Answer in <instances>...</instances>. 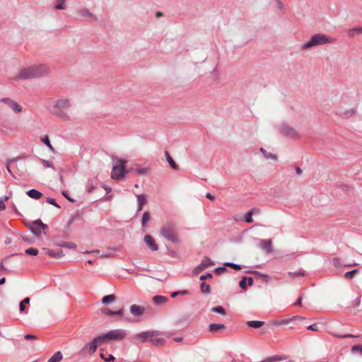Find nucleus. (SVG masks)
I'll list each match as a JSON object with an SVG mask.
<instances>
[{
	"instance_id": "f257e3e1",
	"label": "nucleus",
	"mask_w": 362,
	"mask_h": 362,
	"mask_svg": "<svg viewBox=\"0 0 362 362\" xmlns=\"http://www.w3.org/2000/svg\"><path fill=\"white\" fill-rule=\"evenodd\" d=\"M50 69L45 64H34L21 69L18 73L14 76V79L26 80L42 77L47 75Z\"/></svg>"
},
{
	"instance_id": "f03ea898",
	"label": "nucleus",
	"mask_w": 362,
	"mask_h": 362,
	"mask_svg": "<svg viewBox=\"0 0 362 362\" xmlns=\"http://www.w3.org/2000/svg\"><path fill=\"white\" fill-rule=\"evenodd\" d=\"M70 107V101L68 99L62 98L55 102L50 111L53 115H57L62 119L68 121L70 119V117L67 111Z\"/></svg>"
},
{
	"instance_id": "7ed1b4c3",
	"label": "nucleus",
	"mask_w": 362,
	"mask_h": 362,
	"mask_svg": "<svg viewBox=\"0 0 362 362\" xmlns=\"http://www.w3.org/2000/svg\"><path fill=\"white\" fill-rule=\"evenodd\" d=\"M160 234L170 242L177 243L180 241L177 226L174 223H167L160 228Z\"/></svg>"
},
{
	"instance_id": "20e7f679",
	"label": "nucleus",
	"mask_w": 362,
	"mask_h": 362,
	"mask_svg": "<svg viewBox=\"0 0 362 362\" xmlns=\"http://www.w3.org/2000/svg\"><path fill=\"white\" fill-rule=\"evenodd\" d=\"M334 41L333 38L326 35L319 33L313 35L309 41L302 45L301 49L305 50L313 47L331 43Z\"/></svg>"
},
{
	"instance_id": "39448f33",
	"label": "nucleus",
	"mask_w": 362,
	"mask_h": 362,
	"mask_svg": "<svg viewBox=\"0 0 362 362\" xmlns=\"http://www.w3.org/2000/svg\"><path fill=\"white\" fill-rule=\"evenodd\" d=\"M119 164L113 166L112 170L111 177L114 180H121L127 173V170L124 166V164L127 163V161L119 160Z\"/></svg>"
},
{
	"instance_id": "423d86ee",
	"label": "nucleus",
	"mask_w": 362,
	"mask_h": 362,
	"mask_svg": "<svg viewBox=\"0 0 362 362\" xmlns=\"http://www.w3.org/2000/svg\"><path fill=\"white\" fill-rule=\"evenodd\" d=\"M127 336V331L123 329L111 330L106 333V337L110 341H121Z\"/></svg>"
},
{
	"instance_id": "0eeeda50",
	"label": "nucleus",
	"mask_w": 362,
	"mask_h": 362,
	"mask_svg": "<svg viewBox=\"0 0 362 362\" xmlns=\"http://www.w3.org/2000/svg\"><path fill=\"white\" fill-rule=\"evenodd\" d=\"M279 131L281 134H283L284 135H285L288 137H290L292 139H299L300 138V134L298 132V131L296 129H294L293 127H292L288 124H281L279 127Z\"/></svg>"
},
{
	"instance_id": "6e6552de",
	"label": "nucleus",
	"mask_w": 362,
	"mask_h": 362,
	"mask_svg": "<svg viewBox=\"0 0 362 362\" xmlns=\"http://www.w3.org/2000/svg\"><path fill=\"white\" fill-rule=\"evenodd\" d=\"M0 102L7 105L16 114L21 112L23 110L22 106L10 98H2L0 99Z\"/></svg>"
},
{
	"instance_id": "1a4fd4ad",
	"label": "nucleus",
	"mask_w": 362,
	"mask_h": 362,
	"mask_svg": "<svg viewBox=\"0 0 362 362\" xmlns=\"http://www.w3.org/2000/svg\"><path fill=\"white\" fill-rule=\"evenodd\" d=\"M160 334L158 331H146L141 333H139L134 336V339H137L139 342L144 343L149 341V337H156Z\"/></svg>"
},
{
	"instance_id": "9d476101",
	"label": "nucleus",
	"mask_w": 362,
	"mask_h": 362,
	"mask_svg": "<svg viewBox=\"0 0 362 362\" xmlns=\"http://www.w3.org/2000/svg\"><path fill=\"white\" fill-rule=\"evenodd\" d=\"M47 228V226L43 223L40 219L35 220L33 221L29 228L36 235H40L42 233V230H45Z\"/></svg>"
},
{
	"instance_id": "9b49d317",
	"label": "nucleus",
	"mask_w": 362,
	"mask_h": 362,
	"mask_svg": "<svg viewBox=\"0 0 362 362\" xmlns=\"http://www.w3.org/2000/svg\"><path fill=\"white\" fill-rule=\"evenodd\" d=\"M214 264V263L213 262V261L211 259H209L207 257H205L202 259V262L194 269L193 274L197 275V274H199L200 272H202L205 269H206L209 267L212 266Z\"/></svg>"
},
{
	"instance_id": "f8f14e48",
	"label": "nucleus",
	"mask_w": 362,
	"mask_h": 362,
	"mask_svg": "<svg viewBox=\"0 0 362 362\" xmlns=\"http://www.w3.org/2000/svg\"><path fill=\"white\" fill-rule=\"evenodd\" d=\"M131 314L134 317H140L145 313V308L136 304L132 305L129 308Z\"/></svg>"
},
{
	"instance_id": "ddd939ff",
	"label": "nucleus",
	"mask_w": 362,
	"mask_h": 362,
	"mask_svg": "<svg viewBox=\"0 0 362 362\" xmlns=\"http://www.w3.org/2000/svg\"><path fill=\"white\" fill-rule=\"evenodd\" d=\"M42 250L46 255L53 258H60L64 256L62 249L51 250L48 248H43Z\"/></svg>"
},
{
	"instance_id": "4468645a",
	"label": "nucleus",
	"mask_w": 362,
	"mask_h": 362,
	"mask_svg": "<svg viewBox=\"0 0 362 362\" xmlns=\"http://www.w3.org/2000/svg\"><path fill=\"white\" fill-rule=\"evenodd\" d=\"M144 242L151 250L157 251L158 250V245L156 243L154 239L151 235H146L144 236Z\"/></svg>"
},
{
	"instance_id": "2eb2a0df",
	"label": "nucleus",
	"mask_w": 362,
	"mask_h": 362,
	"mask_svg": "<svg viewBox=\"0 0 362 362\" xmlns=\"http://www.w3.org/2000/svg\"><path fill=\"white\" fill-rule=\"evenodd\" d=\"M258 245L267 252L272 251V242L270 240H259Z\"/></svg>"
},
{
	"instance_id": "dca6fc26",
	"label": "nucleus",
	"mask_w": 362,
	"mask_h": 362,
	"mask_svg": "<svg viewBox=\"0 0 362 362\" xmlns=\"http://www.w3.org/2000/svg\"><path fill=\"white\" fill-rule=\"evenodd\" d=\"M136 199L138 202L137 212H139L142 210L143 206L146 204L147 198L144 194H141L136 195Z\"/></svg>"
},
{
	"instance_id": "f3484780",
	"label": "nucleus",
	"mask_w": 362,
	"mask_h": 362,
	"mask_svg": "<svg viewBox=\"0 0 362 362\" xmlns=\"http://www.w3.org/2000/svg\"><path fill=\"white\" fill-rule=\"evenodd\" d=\"M168 299L167 297L157 295L153 297V302L156 305L162 306L168 302Z\"/></svg>"
},
{
	"instance_id": "a211bd4d",
	"label": "nucleus",
	"mask_w": 362,
	"mask_h": 362,
	"mask_svg": "<svg viewBox=\"0 0 362 362\" xmlns=\"http://www.w3.org/2000/svg\"><path fill=\"white\" fill-rule=\"evenodd\" d=\"M274 6L276 9V11L280 13L283 14L286 13V6L284 4L281 0H274Z\"/></svg>"
},
{
	"instance_id": "6ab92c4d",
	"label": "nucleus",
	"mask_w": 362,
	"mask_h": 362,
	"mask_svg": "<svg viewBox=\"0 0 362 362\" xmlns=\"http://www.w3.org/2000/svg\"><path fill=\"white\" fill-rule=\"evenodd\" d=\"M98 346V344L93 339V341L88 345L85 346L82 351H85L87 349L88 354L89 355H93L96 351Z\"/></svg>"
},
{
	"instance_id": "aec40b11",
	"label": "nucleus",
	"mask_w": 362,
	"mask_h": 362,
	"mask_svg": "<svg viewBox=\"0 0 362 362\" xmlns=\"http://www.w3.org/2000/svg\"><path fill=\"white\" fill-rule=\"evenodd\" d=\"M77 13L81 17H90L93 18L95 21H97V18L86 8L78 9Z\"/></svg>"
},
{
	"instance_id": "412c9836",
	"label": "nucleus",
	"mask_w": 362,
	"mask_h": 362,
	"mask_svg": "<svg viewBox=\"0 0 362 362\" xmlns=\"http://www.w3.org/2000/svg\"><path fill=\"white\" fill-rule=\"evenodd\" d=\"M27 194L34 199H39L42 197V194L37 189H32L27 192Z\"/></svg>"
},
{
	"instance_id": "4be33fe9",
	"label": "nucleus",
	"mask_w": 362,
	"mask_h": 362,
	"mask_svg": "<svg viewBox=\"0 0 362 362\" xmlns=\"http://www.w3.org/2000/svg\"><path fill=\"white\" fill-rule=\"evenodd\" d=\"M225 328L223 324H215L212 323L209 326V331L210 332H216Z\"/></svg>"
},
{
	"instance_id": "5701e85b",
	"label": "nucleus",
	"mask_w": 362,
	"mask_h": 362,
	"mask_svg": "<svg viewBox=\"0 0 362 362\" xmlns=\"http://www.w3.org/2000/svg\"><path fill=\"white\" fill-rule=\"evenodd\" d=\"M97 181L93 179H89L86 184V189L88 192H92L97 187Z\"/></svg>"
},
{
	"instance_id": "b1692460",
	"label": "nucleus",
	"mask_w": 362,
	"mask_h": 362,
	"mask_svg": "<svg viewBox=\"0 0 362 362\" xmlns=\"http://www.w3.org/2000/svg\"><path fill=\"white\" fill-rule=\"evenodd\" d=\"M149 341L154 346L163 345L165 343V339L156 337H149Z\"/></svg>"
},
{
	"instance_id": "393cba45",
	"label": "nucleus",
	"mask_w": 362,
	"mask_h": 362,
	"mask_svg": "<svg viewBox=\"0 0 362 362\" xmlns=\"http://www.w3.org/2000/svg\"><path fill=\"white\" fill-rule=\"evenodd\" d=\"M63 358V355L61 351H57L47 362H60Z\"/></svg>"
},
{
	"instance_id": "a878e982",
	"label": "nucleus",
	"mask_w": 362,
	"mask_h": 362,
	"mask_svg": "<svg viewBox=\"0 0 362 362\" xmlns=\"http://www.w3.org/2000/svg\"><path fill=\"white\" fill-rule=\"evenodd\" d=\"M115 300H116L115 296L113 294H110V295L104 296L102 298V303L105 305H107L109 303H112L115 302Z\"/></svg>"
},
{
	"instance_id": "bb28decb",
	"label": "nucleus",
	"mask_w": 362,
	"mask_h": 362,
	"mask_svg": "<svg viewBox=\"0 0 362 362\" xmlns=\"http://www.w3.org/2000/svg\"><path fill=\"white\" fill-rule=\"evenodd\" d=\"M94 340L96 341L98 346L103 344L104 343L108 342L109 340L106 337V334L98 336L94 338Z\"/></svg>"
},
{
	"instance_id": "cd10ccee",
	"label": "nucleus",
	"mask_w": 362,
	"mask_h": 362,
	"mask_svg": "<svg viewBox=\"0 0 362 362\" xmlns=\"http://www.w3.org/2000/svg\"><path fill=\"white\" fill-rule=\"evenodd\" d=\"M264 322L262 321H253V320L247 321L246 322L247 325H248L250 327H253V328H259L264 325Z\"/></svg>"
},
{
	"instance_id": "c85d7f7f",
	"label": "nucleus",
	"mask_w": 362,
	"mask_h": 362,
	"mask_svg": "<svg viewBox=\"0 0 362 362\" xmlns=\"http://www.w3.org/2000/svg\"><path fill=\"white\" fill-rule=\"evenodd\" d=\"M165 156H166V159H167V161L168 163H169V165L174 169V170H177V165L176 164V163L173 160V159L172 158V157L170 156L169 153L168 151H165Z\"/></svg>"
},
{
	"instance_id": "c756f323",
	"label": "nucleus",
	"mask_w": 362,
	"mask_h": 362,
	"mask_svg": "<svg viewBox=\"0 0 362 362\" xmlns=\"http://www.w3.org/2000/svg\"><path fill=\"white\" fill-rule=\"evenodd\" d=\"M200 289L204 294H209L211 293V286L209 284L202 282L200 285Z\"/></svg>"
},
{
	"instance_id": "7c9ffc66",
	"label": "nucleus",
	"mask_w": 362,
	"mask_h": 362,
	"mask_svg": "<svg viewBox=\"0 0 362 362\" xmlns=\"http://www.w3.org/2000/svg\"><path fill=\"white\" fill-rule=\"evenodd\" d=\"M359 273V269H354L350 272H347L344 274V277L346 279H352L356 274Z\"/></svg>"
},
{
	"instance_id": "2f4dec72",
	"label": "nucleus",
	"mask_w": 362,
	"mask_h": 362,
	"mask_svg": "<svg viewBox=\"0 0 362 362\" xmlns=\"http://www.w3.org/2000/svg\"><path fill=\"white\" fill-rule=\"evenodd\" d=\"M253 211H254V209H252V210L247 211L245 214L244 220H245V222L250 223H252L253 221V219H252Z\"/></svg>"
},
{
	"instance_id": "473e14b6",
	"label": "nucleus",
	"mask_w": 362,
	"mask_h": 362,
	"mask_svg": "<svg viewBox=\"0 0 362 362\" xmlns=\"http://www.w3.org/2000/svg\"><path fill=\"white\" fill-rule=\"evenodd\" d=\"M41 141L52 151H54L53 146H52L48 136H45L41 139Z\"/></svg>"
},
{
	"instance_id": "72a5a7b5",
	"label": "nucleus",
	"mask_w": 362,
	"mask_h": 362,
	"mask_svg": "<svg viewBox=\"0 0 362 362\" xmlns=\"http://www.w3.org/2000/svg\"><path fill=\"white\" fill-rule=\"evenodd\" d=\"M59 245L61 247H67L73 250L76 249V245L71 242H62Z\"/></svg>"
},
{
	"instance_id": "f704fd0d",
	"label": "nucleus",
	"mask_w": 362,
	"mask_h": 362,
	"mask_svg": "<svg viewBox=\"0 0 362 362\" xmlns=\"http://www.w3.org/2000/svg\"><path fill=\"white\" fill-rule=\"evenodd\" d=\"M211 310L214 313H219L223 315H226L225 309L221 305L215 306V307L212 308Z\"/></svg>"
},
{
	"instance_id": "c9c22d12",
	"label": "nucleus",
	"mask_w": 362,
	"mask_h": 362,
	"mask_svg": "<svg viewBox=\"0 0 362 362\" xmlns=\"http://www.w3.org/2000/svg\"><path fill=\"white\" fill-rule=\"evenodd\" d=\"M30 303V298H24L19 305V309L21 312H24L25 310V304H28Z\"/></svg>"
},
{
	"instance_id": "e433bc0d",
	"label": "nucleus",
	"mask_w": 362,
	"mask_h": 362,
	"mask_svg": "<svg viewBox=\"0 0 362 362\" xmlns=\"http://www.w3.org/2000/svg\"><path fill=\"white\" fill-rule=\"evenodd\" d=\"M38 252H39L37 248H34V247L28 248L25 251V253L26 255H33V256L37 255Z\"/></svg>"
},
{
	"instance_id": "4c0bfd02",
	"label": "nucleus",
	"mask_w": 362,
	"mask_h": 362,
	"mask_svg": "<svg viewBox=\"0 0 362 362\" xmlns=\"http://www.w3.org/2000/svg\"><path fill=\"white\" fill-rule=\"evenodd\" d=\"M65 1L66 0H57V4L55 5V8L58 10H62L65 8Z\"/></svg>"
},
{
	"instance_id": "58836bf2",
	"label": "nucleus",
	"mask_w": 362,
	"mask_h": 362,
	"mask_svg": "<svg viewBox=\"0 0 362 362\" xmlns=\"http://www.w3.org/2000/svg\"><path fill=\"white\" fill-rule=\"evenodd\" d=\"M150 220V214L148 212H145L142 217V226H145Z\"/></svg>"
},
{
	"instance_id": "ea45409f",
	"label": "nucleus",
	"mask_w": 362,
	"mask_h": 362,
	"mask_svg": "<svg viewBox=\"0 0 362 362\" xmlns=\"http://www.w3.org/2000/svg\"><path fill=\"white\" fill-rule=\"evenodd\" d=\"M289 322H290V320H273V325H286Z\"/></svg>"
},
{
	"instance_id": "a19ab883",
	"label": "nucleus",
	"mask_w": 362,
	"mask_h": 362,
	"mask_svg": "<svg viewBox=\"0 0 362 362\" xmlns=\"http://www.w3.org/2000/svg\"><path fill=\"white\" fill-rule=\"evenodd\" d=\"M225 266L230 267L236 271L241 269V266L240 264H237L232 263V262H226L225 264Z\"/></svg>"
},
{
	"instance_id": "79ce46f5",
	"label": "nucleus",
	"mask_w": 362,
	"mask_h": 362,
	"mask_svg": "<svg viewBox=\"0 0 362 362\" xmlns=\"http://www.w3.org/2000/svg\"><path fill=\"white\" fill-rule=\"evenodd\" d=\"M247 285V277L244 276L242 278V279L239 281V286L241 288L245 289Z\"/></svg>"
},
{
	"instance_id": "37998d69",
	"label": "nucleus",
	"mask_w": 362,
	"mask_h": 362,
	"mask_svg": "<svg viewBox=\"0 0 362 362\" xmlns=\"http://www.w3.org/2000/svg\"><path fill=\"white\" fill-rule=\"evenodd\" d=\"M355 113H356L355 110L351 108V109H349V110L346 111L344 114L346 117H353L355 115Z\"/></svg>"
},
{
	"instance_id": "c03bdc74",
	"label": "nucleus",
	"mask_w": 362,
	"mask_h": 362,
	"mask_svg": "<svg viewBox=\"0 0 362 362\" xmlns=\"http://www.w3.org/2000/svg\"><path fill=\"white\" fill-rule=\"evenodd\" d=\"M47 202L49 204H52L57 208H60V206L56 202L55 199L53 198L48 197L47 198Z\"/></svg>"
},
{
	"instance_id": "a18cd8bd",
	"label": "nucleus",
	"mask_w": 362,
	"mask_h": 362,
	"mask_svg": "<svg viewBox=\"0 0 362 362\" xmlns=\"http://www.w3.org/2000/svg\"><path fill=\"white\" fill-rule=\"evenodd\" d=\"M42 161V164L44 167L45 168H54V166H53V164L52 163H50L49 161L47 160H41Z\"/></svg>"
},
{
	"instance_id": "49530a36",
	"label": "nucleus",
	"mask_w": 362,
	"mask_h": 362,
	"mask_svg": "<svg viewBox=\"0 0 362 362\" xmlns=\"http://www.w3.org/2000/svg\"><path fill=\"white\" fill-rule=\"evenodd\" d=\"M353 352L359 351L362 354V345H355L351 348Z\"/></svg>"
},
{
	"instance_id": "de8ad7c7",
	"label": "nucleus",
	"mask_w": 362,
	"mask_h": 362,
	"mask_svg": "<svg viewBox=\"0 0 362 362\" xmlns=\"http://www.w3.org/2000/svg\"><path fill=\"white\" fill-rule=\"evenodd\" d=\"M308 329L311 330V331H314V332H318L319 331V327H318V325L317 324H314V325H312L308 327Z\"/></svg>"
},
{
	"instance_id": "09e8293b",
	"label": "nucleus",
	"mask_w": 362,
	"mask_h": 362,
	"mask_svg": "<svg viewBox=\"0 0 362 362\" xmlns=\"http://www.w3.org/2000/svg\"><path fill=\"white\" fill-rule=\"evenodd\" d=\"M212 276H212V274H211V273H207V274H205V275H202V276L199 277V279H200V280H202V281H204V280H206V279H211V278H212Z\"/></svg>"
},
{
	"instance_id": "8fccbe9b",
	"label": "nucleus",
	"mask_w": 362,
	"mask_h": 362,
	"mask_svg": "<svg viewBox=\"0 0 362 362\" xmlns=\"http://www.w3.org/2000/svg\"><path fill=\"white\" fill-rule=\"evenodd\" d=\"M102 313L106 315H112V310H111L108 308L103 309Z\"/></svg>"
},
{
	"instance_id": "3c124183",
	"label": "nucleus",
	"mask_w": 362,
	"mask_h": 362,
	"mask_svg": "<svg viewBox=\"0 0 362 362\" xmlns=\"http://www.w3.org/2000/svg\"><path fill=\"white\" fill-rule=\"evenodd\" d=\"M112 315L123 316V310L119 309L117 311H112Z\"/></svg>"
},
{
	"instance_id": "603ef678",
	"label": "nucleus",
	"mask_w": 362,
	"mask_h": 362,
	"mask_svg": "<svg viewBox=\"0 0 362 362\" xmlns=\"http://www.w3.org/2000/svg\"><path fill=\"white\" fill-rule=\"evenodd\" d=\"M260 151L262 153V154L264 155V156L267 158H269V157H271L272 154L269 153H267L266 150L263 148H260Z\"/></svg>"
},
{
	"instance_id": "864d4df0",
	"label": "nucleus",
	"mask_w": 362,
	"mask_h": 362,
	"mask_svg": "<svg viewBox=\"0 0 362 362\" xmlns=\"http://www.w3.org/2000/svg\"><path fill=\"white\" fill-rule=\"evenodd\" d=\"M288 274H289L290 276H304V274L302 272H296V273L289 272Z\"/></svg>"
},
{
	"instance_id": "5fc2aeb1",
	"label": "nucleus",
	"mask_w": 362,
	"mask_h": 362,
	"mask_svg": "<svg viewBox=\"0 0 362 362\" xmlns=\"http://www.w3.org/2000/svg\"><path fill=\"white\" fill-rule=\"evenodd\" d=\"M302 299H303V296H300L298 299L296 300V302L295 303V305H298V306H301L302 305Z\"/></svg>"
},
{
	"instance_id": "6e6d98bb",
	"label": "nucleus",
	"mask_w": 362,
	"mask_h": 362,
	"mask_svg": "<svg viewBox=\"0 0 362 362\" xmlns=\"http://www.w3.org/2000/svg\"><path fill=\"white\" fill-rule=\"evenodd\" d=\"M6 209V205L4 204V200H0V211H3Z\"/></svg>"
},
{
	"instance_id": "4d7b16f0",
	"label": "nucleus",
	"mask_w": 362,
	"mask_h": 362,
	"mask_svg": "<svg viewBox=\"0 0 362 362\" xmlns=\"http://www.w3.org/2000/svg\"><path fill=\"white\" fill-rule=\"evenodd\" d=\"M25 339H36V336L35 335H33V334H26L25 335Z\"/></svg>"
},
{
	"instance_id": "13d9d810",
	"label": "nucleus",
	"mask_w": 362,
	"mask_h": 362,
	"mask_svg": "<svg viewBox=\"0 0 362 362\" xmlns=\"http://www.w3.org/2000/svg\"><path fill=\"white\" fill-rule=\"evenodd\" d=\"M226 271V269L224 267H218L215 269V272L218 274H219L221 273V272H224Z\"/></svg>"
},
{
	"instance_id": "bf43d9fd",
	"label": "nucleus",
	"mask_w": 362,
	"mask_h": 362,
	"mask_svg": "<svg viewBox=\"0 0 362 362\" xmlns=\"http://www.w3.org/2000/svg\"><path fill=\"white\" fill-rule=\"evenodd\" d=\"M206 197L211 201L215 200V197L210 193H206Z\"/></svg>"
},
{
	"instance_id": "052dcab7",
	"label": "nucleus",
	"mask_w": 362,
	"mask_h": 362,
	"mask_svg": "<svg viewBox=\"0 0 362 362\" xmlns=\"http://www.w3.org/2000/svg\"><path fill=\"white\" fill-rule=\"evenodd\" d=\"M115 360V357L112 354H108V357L106 358L105 361L110 362Z\"/></svg>"
},
{
	"instance_id": "680f3d73",
	"label": "nucleus",
	"mask_w": 362,
	"mask_h": 362,
	"mask_svg": "<svg viewBox=\"0 0 362 362\" xmlns=\"http://www.w3.org/2000/svg\"><path fill=\"white\" fill-rule=\"evenodd\" d=\"M253 284V279L252 277H247V284L252 286Z\"/></svg>"
},
{
	"instance_id": "e2e57ef3",
	"label": "nucleus",
	"mask_w": 362,
	"mask_h": 362,
	"mask_svg": "<svg viewBox=\"0 0 362 362\" xmlns=\"http://www.w3.org/2000/svg\"><path fill=\"white\" fill-rule=\"evenodd\" d=\"M178 295H180V293L179 291H175V292H173L171 293V297L172 298H175L177 297Z\"/></svg>"
},
{
	"instance_id": "0e129e2a",
	"label": "nucleus",
	"mask_w": 362,
	"mask_h": 362,
	"mask_svg": "<svg viewBox=\"0 0 362 362\" xmlns=\"http://www.w3.org/2000/svg\"><path fill=\"white\" fill-rule=\"evenodd\" d=\"M173 341L176 342H181L182 341V337H175L173 339Z\"/></svg>"
},
{
	"instance_id": "69168bd1",
	"label": "nucleus",
	"mask_w": 362,
	"mask_h": 362,
	"mask_svg": "<svg viewBox=\"0 0 362 362\" xmlns=\"http://www.w3.org/2000/svg\"><path fill=\"white\" fill-rule=\"evenodd\" d=\"M293 318L294 320H304V319H305L304 317H301V316H299V315L294 316Z\"/></svg>"
},
{
	"instance_id": "338daca9",
	"label": "nucleus",
	"mask_w": 362,
	"mask_h": 362,
	"mask_svg": "<svg viewBox=\"0 0 362 362\" xmlns=\"http://www.w3.org/2000/svg\"><path fill=\"white\" fill-rule=\"evenodd\" d=\"M180 295H187L188 293V291L187 290H183L181 291H179Z\"/></svg>"
},
{
	"instance_id": "774afa93",
	"label": "nucleus",
	"mask_w": 362,
	"mask_h": 362,
	"mask_svg": "<svg viewBox=\"0 0 362 362\" xmlns=\"http://www.w3.org/2000/svg\"><path fill=\"white\" fill-rule=\"evenodd\" d=\"M262 362H272V358H267V359L262 361Z\"/></svg>"
}]
</instances>
